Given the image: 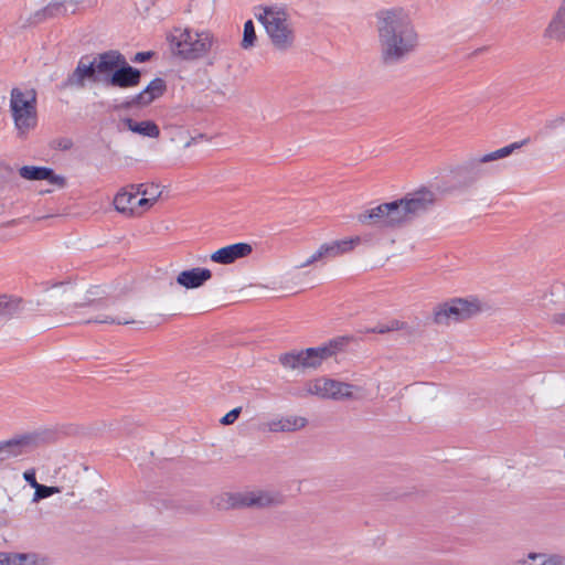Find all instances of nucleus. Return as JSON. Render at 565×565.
Returning a JSON list of instances; mask_svg holds the SVG:
<instances>
[{
    "instance_id": "nucleus-29",
    "label": "nucleus",
    "mask_w": 565,
    "mask_h": 565,
    "mask_svg": "<svg viewBox=\"0 0 565 565\" xmlns=\"http://www.w3.org/2000/svg\"><path fill=\"white\" fill-rule=\"evenodd\" d=\"M256 39L257 36L254 23L252 20H247L244 24L242 47L245 50L253 47L255 45Z\"/></svg>"
},
{
    "instance_id": "nucleus-40",
    "label": "nucleus",
    "mask_w": 565,
    "mask_h": 565,
    "mask_svg": "<svg viewBox=\"0 0 565 565\" xmlns=\"http://www.w3.org/2000/svg\"><path fill=\"white\" fill-rule=\"evenodd\" d=\"M553 322L565 326V312L555 315Z\"/></svg>"
},
{
    "instance_id": "nucleus-13",
    "label": "nucleus",
    "mask_w": 565,
    "mask_h": 565,
    "mask_svg": "<svg viewBox=\"0 0 565 565\" xmlns=\"http://www.w3.org/2000/svg\"><path fill=\"white\" fill-rule=\"evenodd\" d=\"M353 385L330 379H318L308 383L307 394L321 398L345 399L352 397Z\"/></svg>"
},
{
    "instance_id": "nucleus-14",
    "label": "nucleus",
    "mask_w": 565,
    "mask_h": 565,
    "mask_svg": "<svg viewBox=\"0 0 565 565\" xmlns=\"http://www.w3.org/2000/svg\"><path fill=\"white\" fill-rule=\"evenodd\" d=\"M38 440V435L26 434L0 443V461L29 454L36 447Z\"/></svg>"
},
{
    "instance_id": "nucleus-8",
    "label": "nucleus",
    "mask_w": 565,
    "mask_h": 565,
    "mask_svg": "<svg viewBox=\"0 0 565 565\" xmlns=\"http://www.w3.org/2000/svg\"><path fill=\"white\" fill-rule=\"evenodd\" d=\"M338 341H331L328 345L308 348L301 351L284 353L279 356L280 364L289 370L317 369L321 363L335 353Z\"/></svg>"
},
{
    "instance_id": "nucleus-37",
    "label": "nucleus",
    "mask_w": 565,
    "mask_h": 565,
    "mask_svg": "<svg viewBox=\"0 0 565 565\" xmlns=\"http://www.w3.org/2000/svg\"><path fill=\"white\" fill-rule=\"evenodd\" d=\"M565 124V115H561V116H557L556 118L554 119H551L546 122V128L547 129H555L562 125Z\"/></svg>"
},
{
    "instance_id": "nucleus-34",
    "label": "nucleus",
    "mask_w": 565,
    "mask_h": 565,
    "mask_svg": "<svg viewBox=\"0 0 565 565\" xmlns=\"http://www.w3.org/2000/svg\"><path fill=\"white\" fill-rule=\"evenodd\" d=\"M242 412V407H236V408H233L232 411H230L227 414H225L222 418H221V424L222 425H231L233 424Z\"/></svg>"
},
{
    "instance_id": "nucleus-31",
    "label": "nucleus",
    "mask_w": 565,
    "mask_h": 565,
    "mask_svg": "<svg viewBox=\"0 0 565 565\" xmlns=\"http://www.w3.org/2000/svg\"><path fill=\"white\" fill-rule=\"evenodd\" d=\"M518 565H548L547 553H530L525 558L519 559Z\"/></svg>"
},
{
    "instance_id": "nucleus-5",
    "label": "nucleus",
    "mask_w": 565,
    "mask_h": 565,
    "mask_svg": "<svg viewBox=\"0 0 565 565\" xmlns=\"http://www.w3.org/2000/svg\"><path fill=\"white\" fill-rule=\"evenodd\" d=\"M362 224H371L377 227H398L411 222L404 199L382 203L358 215Z\"/></svg>"
},
{
    "instance_id": "nucleus-11",
    "label": "nucleus",
    "mask_w": 565,
    "mask_h": 565,
    "mask_svg": "<svg viewBox=\"0 0 565 565\" xmlns=\"http://www.w3.org/2000/svg\"><path fill=\"white\" fill-rule=\"evenodd\" d=\"M477 301H468L456 298L443 305H439L434 312V320L438 324H449L471 318L479 312Z\"/></svg>"
},
{
    "instance_id": "nucleus-22",
    "label": "nucleus",
    "mask_w": 565,
    "mask_h": 565,
    "mask_svg": "<svg viewBox=\"0 0 565 565\" xmlns=\"http://www.w3.org/2000/svg\"><path fill=\"white\" fill-rule=\"evenodd\" d=\"M138 198L137 190L134 191H126L122 190L114 199V206L115 209L124 214H134L136 206L138 205Z\"/></svg>"
},
{
    "instance_id": "nucleus-2",
    "label": "nucleus",
    "mask_w": 565,
    "mask_h": 565,
    "mask_svg": "<svg viewBox=\"0 0 565 565\" xmlns=\"http://www.w3.org/2000/svg\"><path fill=\"white\" fill-rule=\"evenodd\" d=\"M167 40L172 52L185 61L205 58L218 44L217 38L207 29L175 28Z\"/></svg>"
},
{
    "instance_id": "nucleus-30",
    "label": "nucleus",
    "mask_w": 565,
    "mask_h": 565,
    "mask_svg": "<svg viewBox=\"0 0 565 565\" xmlns=\"http://www.w3.org/2000/svg\"><path fill=\"white\" fill-rule=\"evenodd\" d=\"M405 326L404 322L399 321V320H396V319H393V320H390L385 323H380L377 326H375L374 328H372L370 331L373 332V333H387V332H391V331H397V330H401L403 329Z\"/></svg>"
},
{
    "instance_id": "nucleus-17",
    "label": "nucleus",
    "mask_w": 565,
    "mask_h": 565,
    "mask_svg": "<svg viewBox=\"0 0 565 565\" xmlns=\"http://www.w3.org/2000/svg\"><path fill=\"white\" fill-rule=\"evenodd\" d=\"M306 425L307 419L305 417L288 415L267 422L266 428L270 433H292L303 428Z\"/></svg>"
},
{
    "instance_id": "nucleus-4",
    "label": "nucleus",
    "mask_w": 565,
    "mask_h": 565,
    "mask_svg": "<svg viewBox=\"0 0 565 565\" xmlns=\"http://www.w3.org/2000/svg\"><path fill=\"white\" fill-rule=\"evenodd\" d=\"M114 62L113 55H108V51L99 53L92 61L82 57L75 70L62 83V87L82 89L87 81L104 84L105 74L111 72V67L115 66Z\"/></svg>"
},
{
    "instance_id": "nucleus-1",
    "label": "nucleus",
    "mask_w": 565,
    "mask_h": 565,
    "mask_svg": "<svg viewBox=\"0 0 565 565\" xmlns=\"http://www.w3.org/2000/svg\"><path fill=\"white\" fill-rule=\"evenodd\" d=\"M375 20L383 64H399L416 52L419 46V34L406 10L397 7L381 9L375 13Z\"/></svg>"
},
{
    "instance_id": "nucleus-16",
    "label": "nucleus",
    "mask_w": 565,
    "mask_h": 565,
    "mask_svg": "<svg viewBox=\"0 0 565 565\" xmlns=\"http://www.w3.org/2000/svg\"><path fill=\"white\" fill-rule=\"evenodd\" d=\"M253 252L248 243H235L215 250L211 255V260L222 265L233 264L235 260L247 257Z\"/></svg>"
},
{
    "instance_id": "nucleus-26",
    "label": "nucleus",
    "mask_w": 565,
    "mask_h": 565,
    "mask_svg": "<svg viewBox=\"0 0 565 565\" xmlns=\"http://www.w3.org/2000/svg\"><path fill=\"white\" fill-rule=\"evenodd\" d=\"M47 558L36 553H11V565H47Z\"/></svg>"
},
{
    "instance_id": "nucleus-15",
    "label": "nucleus",
    "mask_w": 565,
    "mask_h": 565,
    "mask_svg": "<svg viewBox=\"0 0 565 565\" xmlns=\"http://www.w3.org/2000/svg\"><path fill=\"white\" fill-rule=\"evenodd\" d=\"M411 220L427 212L435 202V194L430 190L420 189L406 194L404 198Z\"/></svg>"
},
{
    "instance_id": "nucleus-38",
    "label": "nucleus",
    "mask_w": 565,
    "mask_h": 565,
    "mask_svg": "<svg viewBox=\"0 0 565 565\" xmlns=\"http://www.w3.org/2000/svg\"><path fill=\"white\" fill-rule=\"evenodd\" d=\"M548 565H565V555L547 554Z\"/></svg>"
},
{
    "instance_id": "nucleus-10",
    "label": "nucleus",
    "mask_w": 565,
    "mask_h": 565,
    "mask_svg": "<svg viewBox=\"0 0 565 565\" xmlns=\"http://www.w3.org/2000/svg\"><path fill=\"white\" fill-rule=\"evenodd\" d=\"M108 55H113L115 66L111 67V72L105 74L104 85L122 89L138 86L141 81V72L129 65L119 51L109 50Z\"/></svg>"
},
{
    "instance_id": "nucleus-36",
    "label": "nucleus",
    "mask_w": 565,
    "mask_h": 565,
    "mask_svg": "<svg viewBox=\"0 0 565 565\" xmlns=\"http://www.w3.org/2000/svg\"><path fill=\"white\" fill-rule=\"evenodd\" d=\"M23 478L33 489H35V487H38L40 484L36 481L34 469H29V470L24 471Z\"/></svg>"
},
{
    "instance_id": "nucleus-32",
    "label": "nucleus",
    "mask_w": 565,
    "mask_h": 565,
    "mask_svg": "<svg viewBox=\"0 0 565 565\" xmlns=\"http://www.w3.org/2000/svg\"><path fill=\"white\" fill-rule=\"evenodd\" d=\"M518 565H548L547 553H530L525 558L519 559Z\"/></svg>"
},
{
    "instance_id": "nucleus-24",
    "label": "nucleus",
    "mask_w": 565,
    "mask_h": 565,
    "mask_svg": "<svg viewBox=\"0 0 565 565\" xmlns=\"http://www.w3.org/2000/svg\"><path fill=\"white\" fill-rule=\"evenodd\" d=\"M545 33L550 38L565 40V0H563L562 6L550 22Z\"/></svg>"
},
{
    "instance_id": "nucleus-3",
    "label": "nucleus",
    "mask_w": 565,
    "mask_h": 565,
    "mask_svg": "<svg viewBox=\"0 0 565 565\" xmlns=\"http://www.w3.org/2000/svg\"><path fill=\"white\" fill-rule=\"evenodd\" d=\"M255 18L260 22L271 44L278 51L286 52L294 47L296 33L287 10L281 6H258Z\"/></svg>"
},
{
    "instance_id": "nucleus-7",
    "label": "nucleus",
    "mask_w": 565,
    "mask_h": 565,
    "mask_svg": "<svg viewBox=\"0 0 565 565\" xmlns=\"http://www.w3.org/2000/svg\"><path fill=\"white\" fill-rule=\"evenodd\" d=\"M10 110L20 136L36 126V94L33 89L13 88L10 95Z\"/></svg>"
},
{
    "instance_id": "nucleus-27",
    "label": "nucleus",
    "mask_w": 565,
    "mask_h": 565,
    "mask_svg": "<svg viewBox=\"0 0 565 565\" xmlns=\"http://www.w3.org/2000/svg\"><path fill=\"white\" fill-rule=\"evenodd\" d=\"M72 7L76 6L74 0H63V1H53L50 2L44 9L43 14L49 18H53L56 15H64L67 13V6Z\"/></svg>"
},
{
    "instance_id": "nucleus-39",
    "label": "nucleus",
    "mask_w": 565,
    "mask_h": 565,
    "mask_svg": "<svg viewBox=\"0 0 565 565\" xmlns=\"http://www.w3.org/2000/svg\"><path fill=\"white\" fill-rule=\"evenodd\" d=\"M0 565H11V553L0 552Z\"/></svg>"
},
{
    "instance_id": "nucleus-23",
    "label": "nucleus",
    "mask_w": 565,
    "mask_h": 565,
    "mask_svg": "<svg viewBox=\"0 0 565 565\" xmlns=\"http://www.w3.org/2000/svg\"><path fill=\"white\" fill-rule=\"evenodd\" d=\"M131 190H137V194L142 195L138 200L139 206L152 205L161 194V192L159 190V185L153 184V183L152 184L140 183L137 185H131Z\"/></svg>"
},
{
    "instance_id": "nucleus-6",
    "label": "nucleus",
    "mask_w": 565,
    "mask_h": 565,
    "mask_svg": "<svg viewBox=\"0 0 565 565\" xmlns=\"http://www.w3.org/2000/svg\"><path fill=\"white\" fill-rule=\"evenodd\" d=\"M524 143L522 142H513L508 146H504L500 149L491 151L489 153L473 157L463 162L461 166H458L455 170V178L462 185H469L484 177L488 173V169L483 167L484 163H489L499 159H503L512 154L516 149L521 148Z\"/></svg>"
},
{
    "instance_id": "nucleus-33",
    "label": "nucleus",
    "mask_w": 565,
    "mask_h": 565,
    "mask_svg": "<svg viewBox=\"0 0 565 565\" xmlns=\"http://www.w3.org/2000/svg\"><path fill=\"white\" fill-rule=\"evenodd\" d=\"M34 490H35L34 494H33L34 502H38L42 499H46V498L60 492V489L57 487H47L44 484H39L38 487H35Z\"/></svg>"
},
{
    "instance_id": "nucleus-41",
    "label": "nucleus",
    "mask_w": 565,
    "mask_h": 565,
    "mask_svg": "<svg viewBox=\"0 0 565 565\" xmlns=\"http://www.w3.org/2000/svg\"><path fill=\"white\" fill-rule=\"evenodd\" d=\"M71 146H72V142H71V140H67V139H66V140L61 141V143H60V147H62V148H63V149H65V150H66V149H70V148H71Z\"/></svg>"
},
{
    "instance_id": "nucleus-35",
    "label": "nucleus",
    "mask_w": 565,
    "mask_h": 565,
    "mask_svg": "<svg viewBox=\"0 0 565 565\" xmlns=\"http://www.w3.org/2000/svg\"><path fill=\"white\" fill-rule=\"evenodd\" d=\"M153 55V52L146 51V52H138L135 54V56L131 58V62L134 63H143L149 61Z\"/></svg>"
},
{
    "instance_id": "nucleus-19",
    "label": "nucleus",
    "mask_w": 565,
    "mask_h": 565,
    "mask_svg": "<svg viewBox=\"0 0 565 565\" xmlns=\"http://www.w3.org/2000/svg\"><path fill=\"white\" fill-rule=\"evenodd\" d=\"M19 174L26 180H47L52 184H64V178L46 167L24 166L20 168Z\"/></svg>"
},
{
    "instance_id": "nucleus-12",
    "label": "nucleus",
    "mask_w": 565,
    "mask_h": 565,
    "mask_svg": "<svg viewBox=\"0 0 565 565\" xmlns=\"http://www.w3.org/2000/svg\"><path fill=\"white\" fill-rule=\"evenodd\" d=\"M362 242L360 236L332 241L322 244L299 268L308 267L318 262H328L352 252Z\"/></svg>"
},
{
    "instance_id": "nucleus-9",
    "label": "nucleus",
    "mask_w": 565,
    "mask_h": 565,
    "mask_svg": "<svg viewBox=\"0 0 565 565\" xmlns=\"http://www.w3.org/2000/svg\"><path fill=\"white\" fill-rule=\"evenodd\" d=\"M284 503V495L274 489H254L245 492L227 494V504L233 509H265Z\"/></svg>"
},
{
    "instance_id": "nucleus-20",
    "label": "nucleus",
    "mask_w": 565,
    "mask_h": 565,
    "mask_svg": "<svg viewBox=\"0 0 565 565\" xmlns=\"http://www.w3.org/2000/svg\"><path fill=\"white\" fill-rule=\"evenodd\" d=\"M164 90V81L157 77L152 79L142 92L134 97L132 103L138 105H148L156 98L160 97Z\"/></svg>"
},
{
    "instance_id": "nucleus-18",
    "label": "nucleus",
    "mask_w": 565,
    "mask_h": 565,
    "mask_svg": "<svg viewBox=\"0 0 565 565\" xmlns=\"http://www.w3.org/2000/svg\"><path fill=\"white\" fill-rule=\"evenodd\" d=\"M211 277L210 269L195 267L181 271L177 277V282L186 289H194L203 286Z\"/></svg>"
},
{
    "instance_id": "nucleus-28",
    "label": "nucleus",
    "mask_w": 565,
    "mask_h": 565,
    "mask_svg": "<svg viewBox=\"0 0 565 565\" xmlns=\"http://www.w3.org/2000/svg\"><path fill=\"white\" fill-rule=\"evenodd\" d=\"M84 323H116V324H129L134 323V320L127 319L125 317H113L105 313H98L95 317H90L87 320L83 321Z\"/></svg>"
},
{
    "instance_id": "nucleus-25",
    "label": "nucleus",
    "mask_w": 565,
    "mask_h": 565,
    "mask_svg": "<svg viewBox=\"0 0 565 565\" xmlns=\"http://www.w3.org/2000/svg\"><path fill=\"white\" fill-rule=\"evenodd\" d=\"M21 311V300L0 295V321L8 320Z\"/></svg>"
},
{
    "instance_id": "nucleus-21",
    "label": "nucleus",
    "mask_w": 565,
    "mask_h": 565,
    "mask_svg": "<svg viewBox=\"0 0 565 565\" xmlns=\"http://www.w3.org/2000/svg\"><path fill=\"white\" fill-rule=\"evenodd\" d=\"M121 124L125 125L130 131L149 138H158L160 129L158 125L151 120L135 121L131 118H122Z\"/></svg>"
},
{
    "instance_id": "nucleus-42",
    "label": "nucleus",
    "mask_w": 565,
    "mask_h": 565,
    "mask_svg": "<svg viewBox=\"0 0 565 565\" xmlns=\"http://www.w3.org/2000/svg\"><path fill=\"white\" fill-rule=\"evenodd\" d=\"M97 305H99V302H96V301H89L87 302L85 306L88 308V312H92V309L95 308Z\"/></svg>"
}]
</instances>
